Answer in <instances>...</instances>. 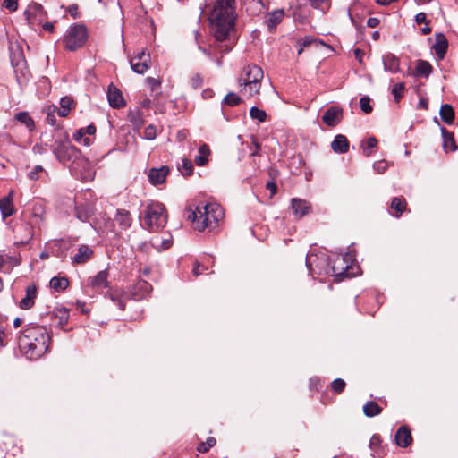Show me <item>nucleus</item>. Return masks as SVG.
Segmentation results:
<instances>
[{"label": "nucleus", "instance_id": "obj_50", "mask_svg": "<svg viewBox=\"0 0 458 458\" xmlns=\"http://www.w3.org/2000/svg\"><path fill=\"white\" fill-rule=\"evenodd\" d=\"M331 388L336 394H341L345 388V382L341 378H336L331 383Z\"/></svg>", "mask_w": 458, "mask_h": 458}, {"label": "nucleus", "instance_id": "obj_31", "mask_svg": "<svg viewBox=\"0 0 458 458\" xmlns=\"http://www.w3.org/2000/svg\"><path fill=\"white\" fill-rule=\"evenodd\" d=\"M441 119L447 124H452L454 120V111L451 105L445 104L440 107L439 112Z\"/></svg>", "mask_w": 458, "mask_h": 458}, {"label": "nucleus", "instance_id": "obj_63", "mask_svg": "<svg viewBox=\"0 0 458 458\" xmlns=\"http://www.w3.org/2000/svg\"><path fill=\"white\" fill-rule=\"evenodd\" d=\"M204 270H206V267L204 266L196 264L195 267H193L192 273L195 276H198L199 275L203 274Z\"/></svg>", "mask_w": 458, "mask_h": 458}, {"label": "nucleus", "instance_id": "obj_27", "mask_svg": "<svg viewBox=\"0 0 458 458\" xmlns=\"http://www.w3.org/2000/svg\"><path fill=\"white\" fill-rule=\"evenodd\" d=\"M441 133L444 150L445 152L455 151L457 149V146L454 139V134L449 132L445 127L441 128Z\"/></svg>", "mask_w": 458, "mask_h": 458}, {"label": "nucleus", "instance_id": "obj_57", "mask_svg": "<svg viewBox=\"0 0 458 458\" xmlns=\"http://www.w3.org/2000/svg\"><path fill=\"white\" fill-rule=\"evenodd\" d=\"M146 82L149 86V88L152 91L156 90L160 86V81L152 77L146 78Z\"/></svg>", "mask_w": 458, "mask_h": 458}, {"label": "nucleus", "instance_id": "obj_8", "mask_svg": "<svg viewBox=\"0 0 458 458\" xmlns=\"http://www.w3.org/2000/svg\"><path fill=\"white\" fill-rule=\"evenodd\" d=\"M108 273L106 270H102L97 276L90 279L92 288L101 293L107 294L111 301H114V295L112 292L110 283L107 280Z\"/></svg>", "mask_w": 458, "mask_h": 458}, {"label": "nucleus", "instance_id": "obj_45", "mask_svg": "<svg viewBox=\"0 0 458 458\" xmlns=\"http://www.w3.org/2000/svg\"><path fill=\"white\" fill-rule=\"evenodd\" d=\"M250 116L252 119H256L259 122L262 123L266 121L267 114L264 110H261L257 106H252L250 110Z\"/></svg>", "mask_w": 458, "mask_h": 458}, {"label": "nucleus", "instance_id": "obj_17", "mask_svg": "<svg viewBox=\"0 0 458 458\" xmlns=\"http://www.w3.org/2000/svg\"><path fill=\"white\" fill-rule=\"evenodd\" d=\"M152 290L151 284L144 279H140L131 290L135 301L144 298Z\"/></svg>", "mask_w": 458, "mask_h": 458}, {"label": "nucleus", "instance_id": "obj_48", "mask_svg": "<svg viewBox=\"0 0 458 458\" xmlns=\"http://www.w3.org/2000/svg\"><path fill=\"white\" fill-rule=\"evenodd\" d=\"M377 140L375 137H369L367 140V147L364 148L363 152L366 157H370L373 153L372 148H376Z\"/></svg>", "mask_w": 458, "mask_h": 458}, {"label": "nucleus", "instance_id": "obj_53", "mask_svg": "<svg viewBox=\"0 0 458 458\" xmlns=\"http://www.w3.org/2000/svg\"><path fill=\"white\" fill-rule=\"evenodd\" d=\"M57 109V107L55 106H49L47 107V122L48 124L50 125H55V116L54 114V113L55 112V110Z\"/></svg>", "mask_w": 458, "mask_h": 458}, {"label": "nucleus", "instance_id": "obj_46", "mask_svg": "<svg viewBox=\"0 0 458 458\" xmlns=\"http://www.w3.org/2000/svg\"><path fill=\"white\" fill-rule=\"evenodd\" d=\"M216 443V440L213 437H208L206 442H202L197 447V450L199 453H207L211 447H213Z\"/></svg>", "mask_w": 458, "mask_h": 458}, {"label": "nucleus", "instance_id": "obj_47", "mask_svg": "<svg viewBox=\"0 0 458 458\" xmlns=\"http://www.w3.org/2000/svg\"><path fill=\"white\" fill-rule=\"evenodd\" d=\"M46 174L43 166L38 165L28 174V177L32 181H37L41 178V174Z\"/></svg>", "mask_w": 458, "mask_h": 458}, {"label": "nucleus", "instance_id": "obj_15", "mask_svg": "<svg viewBox=\"0 0 458 458\" xmlns=\"http://www.w3.org/2000/svg\"><path fill=\"white\" fill-rule=\"evenodd\" d=\"M349 267V258L347 256L337 257L333 261L332 275L334 276H348Z\"/></svg>", "mask_w": 458, "mask_h": 458}, {"label": "nucleus", "instance_id": "obj_35", "mask_svg": "<svg viewBox=\"0 0 458 458\" xmlns=\"http://www.w3.org/2000/svg\"><path fill=\"white\" fill-rule=\"evenodd\" d=\"M363 412L367 417H374L382 412V408L373 401H369L363 405Z\"/></svg>", "mask_w": 458, "mask_h": 458}, {"label": "nucleus", "instance_id": "obj_20", "mask_svg": "<svg viewBox=\"0 0 458 458\" xmlns=\"http://www.w3.org/2000/svg\"><path fill=\"white\" fill-rule=\"evenodd\" d=\"M433 48L439 59H443L445 57L448 48V42L443 33L436 34V42L433 46Z\"/></svg>", "mask_w": 458, "mask_h": 458}, {"label": "nucleus", "instance_id": "obj_18", "mask_svg": "<svg viewBox=\"0 0 458 458\" xmlns=\"http://www.w3.org/2000/svg\"><path fill=\"white\" fill-rule=\"evenodd\" d=\"M384 70L391 73H396L400 71V60L392 53H387L382 58Z\"/></svg>", "mask_w": 458, "mask_h": 458}, {"label": "nucleus", "instance_id": "obj_30", "mask_svg": "<svg viewBox=\"0 0 458 458\" xmlns=\"http://www.w3.org/2000/svg\"><path fill=\"white\" fill-rule=\"evenodd\" d=\"M210 155L209 147L207 144H202L199 148V154L195 156L194 162L199 166H203L208 164V157Z\"/></svg>", "mask_w": 458, "mask_h": 458}, {"label": "nucleus", "instance_id": "obj_33", "mask_svg": "<svg viewBox=\"0 0 458 458\" xmlns=\"http://www.w3.org/2000/svg\"><path fill=\"white\" fill-rule=\"evenodd\" d=\"M74 106L73 99L71 97H64L60 99V108L58 109V114L61 117H66L72 107Z\"/></svg>", "mask_w": 458, "mask_h": 458}, {"label": "nucleus", "instance_id": "obj_21", "mask_svg": "<svg viewBox=\"0 0 458 458\" xmlns=\"http://www.w3.org/2000/svg\"><path fill=\"white\" fill-rule=\"evenodd\" d=\"M310 204L304 200V199H292V209L293 211V214L301 218L303 216H305L306 214L309 213L310 211Z\"/></svg>", "mask_w": 458, "mask_h": 458}, {"label": "nucleus", "instance_id": "obj_64", "mask_svg": "<svg viewBox=\"0 0 458 458\" xmlns=\"http://www.w3.org/2000/svg\"><path fill=\"white\" fill-rule=\"evenodd\" d=\"M266 187L269 190L271 195H275L277 191L276 184L274 182H267Z\"/></svg>", "mask_w": 458, "mask_h": 458}, {"label": "nucleus", "instance_id": "obj_13", "mask_svg": "<svg viewBox=\"0 0 458 458\" xmlns=\"http://www.w3.org/2000/svg\"><path fill=\"white\" fill-rule=\"evenodd\" d=\"M92 213L93 205L91 203H83L80 200V197L75 198V216L79 220L82 222L88 221Z\"/></svg>", "mask_w": 458, "mask_h": 458}, {"label": "nucleus", "instance_id": "obj_54", "mask_svg": "<svg viewBox=\"0 0 458 458\" xmlns=\"http://www.w3.org/2000/svg\"><path fill=\"white\" fill-rule=\"evenodd\" d=\"M387 162L386 160L377 161L373 165V168L378 173L382 174L387 169Z\"/></svg>", "mask_w": 458, "mask_h": 458}, {"label": "nucleus", "instance_id": "obj_4", "mask_svg": "<svg viewBox=\"0 0 458 458\" xmlns=\"http://www.w3.org/2000/svg\"><path fill=\"white\" fill-rule=\"evenodd\" d=\"M194 228L199 232L213 231L224 217L222 207L217 203L199 205L189 216Z\"/></svg>", "mask_w": 458, "mask_h": 458}, {"label": "nucleus", "instance_id": "obj_41", "mask_svg": "<svg viewBox=\"0 0 458 458\" xmlns=\"http://www.w3.org/2000/svg\"><path fill=\"white\" fill-rule=\"evenodd\" d=\"M178 170L184 176H189L193 172V165L191 160L183 158L182 160V165H179Z\"/></svg>", "mask_w": 458, "mask_h": 458}, {"label": "nucleus", "instance_id": "obj_14", "mask_svg": "<svg viewBox=\"0 0 458 458\" xmlns=\"http://www.w3.org/2000/svg\"><path fill=\"white\" fill-rule=\"evenodd\" d=\"M170 169L167 165H163L158 168H151L148 171V181L153 185L162 184L165 182Z\"/></svg>", "mask_w": 458, "mask_h": 458}, {"label": "nucleus", "instance_id": "obj_36", "mask_svg": "<svg viewBox=\"0 0 458 458\" xmlns=\"http://www.w3.org/2000/svg\"><path fill=\"white\" fill-rule=\"evenodd\" d=\"M50 287L57 292L65 290L69 285V281L66 277L54 276L50 280Z\"/></svg>", "mask_w": 458, "mask_h": 458}, {"label": "nucleus", "instance_id": "obj_12", "mask_svg": "<svg viewBox=\"0 0 458 458\" xmlns=\"http://www.w3.org/2000/svg\"><path fill=\"white\" fill-rule=\"evenodd\" d=\"M343 119V108L332 106L327 109L322 116V121L329 127H335Z\"/></svg>", "mask_w": 458, "mask_h": 458}, {"label": "nucleus", "instance_id": "obj_52", "mask_svg": "<svg viewBox=\"0 0 458 458\" xmlns=\"http://www.w3.org/2000/svg\"><path fill=\"white\" fill-rule=\"evenodd\" d=\"M157 136V129L154 125L150 124L148 125L145 131H144V133H143V137L144 139L146 140H154Z\"/></svg>", "mask_w": 458, "mask_h": 458}, {"label": "nucleus", "instance_id": "obj_29", "mask_svg": "<svg viewBox=\"0 0 458 458\" xmlns=\"http://www.w3.org/2000/svg\"><path fill=\"white\" fill-rule=\"evenodd\" d=\"M132 218L130 212L125 209L116 210V223L119 224L122 229H128L131 227Z\"/></svg>", "mask_w": 458, "mask_h": 458}, {"label": "nucleus", "instance_id": "obj_1", "mask_svg": "<svg viewBox=\"0 0 458 458\" xmlns=\"http://www.w3.org/2000/svg\"><path fill=\"white\" fill-rule=\"evenodd\" d=\"M56 159L68 165L75 175L82 180L91 178L90 163L81 157V151L68 140H56L53 148Z\"/></svg>", "mask_w": 458, "mask_h": 458}, {"label": "nucleus", "instance_id": "obj_10", "mask_svg": "<svg viewBox=\"0 0 458 458\" xmlns=\"http://www.w3.org/2000/svg\"><path fill=\"white\" fill-rule=\"evenodd\" d=\"M25 16L28 21L32 25L40 24L47 18L43 6L38 3L29 4L25 11Z\"/></svg>", "mask_w": 458, "mask_h": 458}, {"label": "nucleus", "instance_id": "obj_3", "mask_svg": "<svg viewBox=\"0 0 458 458\" xmlns=\"http://www.w3.org/2000/svg\"><path fill=\"white\" fill-rule=\"evenodd\" d=\"M50 336L47 330L40 326L26 327L19 337V347L30 360L40 358L48 350Z\"/></svg>", "mask_w": 458, "mask_h": 458}, {"label": "nucleus", "instance_id": "obj_37", "mask_svg": "<svg viewBox=\"0 0 458 458\" xmlns=\"http://www.w3.org/2000/svg\"><path fill=\"white\" fill-rule=\"evenodd\" d=\"M15 119L25 124L29 131H32L35 127L34 121L27 112H20L15 114Z\"/></svg>", "mask_w": 458, "mask_h": 458}, {"label": "nucleus", "instance_id": "obj_9", "mask_svg": "<svg viewBox=\"0 0 458 458\" xmlns=\"http://www.w3.org/2000/svg\"><path fill=\"white\" fill-rule=\"evenodd\" d=\"M149 63L150 55L145 50L139 52L130 61L131 69L139 74H143L149 68Z\"/></svg>", "mask_w": 458, "mask_h": 458}, {"label": "nucleus", "instance_id": "obj_34", "mask_svg": "<svg viewBox=\"0 0 458 458\" xmlns=\"http://www.w3.org/2000/svg\"><path fill=\"white\" fill-rule=\"evenodd\" d=\"M216 38V42L212 44V47L216 54L220 53L221 55L228 53L232 49V44L226 41L227 37L223 39Z\"/></svg>", "mask_w": 458, "mask_h": 458}, {"label": "nucleus", "instance_id": "obj_62", "mask_svg": "<svg viewBox=\"0 0 458 458\" xmlns=\"http://www.w3.org/2000/svg\"><path fill=\"white\" fill-rule=\"evenodd\" d=\"M378 24H379V19H377L376 17H370L367 21V25L369 28H376L378 26Z\"/></svg>", "mask_w": 458, "mask_h": 458}, {"label": "nucleus", "instance_id": "obj_7", "mask_svg": "<svg viewBox=\"0 0 458 458\" xmlns=\"http://www.w3.org/2000/svg\"><path fill=\"white\" fill-rule=\"evenodd\" d=\"M87 38L86 27L82 24H74L70 27L64 37V47L69 51H75L85 44Z\"/></svg>", "mask_w": 458, "mask_h": 458}, {"label": "nucleus", "instance_id": "obj_56", "mask_svg": "<svg viewBox=\"0 0 458 458\" xmlns=\"http://www.w3.org/2000/svg\"><path fill=\"white\" fill-rule=\"evenodd\" d=\"M317 259H318L317 255H315L313 253H309L306 256V267H308V269L310 272H312L314 270L312 267Z\"/></svg>", "mask_w": 458, "mask_h": 458}, {"label": "nucleus", "instance_id": "obj_61", "mask_svg": "<svg viewBox=\"0 0 458 458\" xmlns=\"http://www.w3.org/2000/svg\"><path fill=\"white\" fill-rule=\"evenodd\" d=\"M415 21L418 23V24H420V23H426L428 24V21H427L426 19V14L424 13H419L418 14H416L415 16Z\"/></svg>", "mask_w": 458, "mask_h": 458}, {"label": "nucleus", "instance_id": "obj_51", "mask_svg": "<svg viewBox=\"0 0 458 458\" xmlns=\"http://www.w3.org/2000/svg\"><path fill=\"white\" fill-rule=\"evenodd\" d=\"M360 108L365 114H369L372 112V106L370 105V98L367 96L362 97L360 99Z\"/></svg>", "mask_w": 458, "mask_h": 458}, {"label": "nucleus", "instance_id": "obj_19", "mask_svg": "<svg viewBox=\"0 0 458 458\" xmlns=\"http://www.w3.org/2000/svg\"><path fill=\"white\" fill-rule=\"evenodd\" d=\"M20 264L21 260L19 257L0 253V271L10 273L13 267L19 266Z\"/></svg>", "mask_w": 458, "mask_h": 458}, {"label": "nucleus", "instance_id": "obj_60", "mask_svg": "<svg viewBox=\"0 0 458 458\" xmlns=\"http://www.w3.org/2000/svg\"><path fill=\"white\" fill-rule=\"evenodd\" d=\"M113 83L109 85L107 91V100L111 107H114V93L112 91Z\"/></svg>", "mask_w": 458, "mask_h": 458}, {"label": "nucleus", "instance_id": "obj_49", "mask_svg": "<svg viewBox=\"0 0 458 458\" xmlns=\"http://www.w3.org/2000/svg\"><path fill=\"white\" fill-rule=\"evenodd\" d=\"M189 83L192 89H198L203 85V78L200 74L196 73L190 79Z\"/></svg>", "mask_w": 458, "mask_h": 458}, {"label": "nucleus", "instance_id": "obj_26", "mask_svg": "<svg viewBox=\"0 0 458 458\" xmlns=\"http://www.w3.org/2000/svg\"><path fill=\"white\" fill-rule=\"evenodd\" d=\"M331 147L336 153H346L349 150V141L344 135L338 134L332 141Z\"/></svg>", "mask_w": 458, "mask_h": 458}, {"label": "nucleus", "instance_id": "obj_42", "mask_svg": "<svg viewBox=\"0 0 458 458\" xmlns=\"http://www.w3.org/2000/svg\"><path fill=\"white\" fill-rule=\"evenodd\" d=\"M242 99L241 98L233 93L230 92L228 93L223 99L222 105H227L229 106H235L241 103Z\"/></svg>", "mask_w": 458, "mask_h": 458}, {"label": "nucleus", "instance_id": "obj_24", "mask_svg": "<svg viewBox=\"0 0 458 458\" xmlns=\"http://www.w3.org/2000/svg\"><path fill=\"white\" fill-rule=\"evenodd\" d=\"M390 208L394 211V213L390 212V214L399 218L407 210V202L403 197H394L391 201Z\"/></svg>", "mask_w": 458, "mask_h": 458}, {"label": "nucleus", "instance_id": "obj_6", "mask_svg": "<svg viewBox=\"0 0 458 458\" xmlns=\"http://www.w3.org/2000/svg\"><path fill=\"white\" fill-rule=\"evenodd\" d=\"M166 223L167 213L162 203L153 201L146 206L141 224L144 229L149 232H158L165 226Z\"/></svg>", "mask_w": 458, "mask_h": 458}, {"label": "nucleus", "instance_id": "obj_55", "mask_svg": "<svg viewBox=\"0 0 458 458\" xmlns=\"http://www.w3.org/2000/svg\"><path fill=\"white\" fill-rule=\"evenodd\" d=\"M3 7L8 9L11 12L17 10L18 0H4L3 2Z\"/></svg>", "mask_w": 458, "mask_h": 458}, {"label": "nucleus", "instance_id": "obj_2", "mask_svg": "<svg viewBox=\"0 0 458 458\" xmlns=\"http://www.w3.org/2000/svg\"><path fill=\"white\" fill-rule=\"evenodd\" d=\"M235 17L234 0H217L208 16L214 37L219 39L228 37Z\"/></svg>", "mask_w": 458, "mask_h": 458}, {"label": "nucleus", "instance_id": "obj_16", "mask_svg": "<svg viewBox=\"0 0 458 458\" xmlns=\"http://www.w3.org/2000/svg\"><path fill=\"white\" fill-rule=\"evenodd\" d=\"M38 292L35 284L29 285L26 288V294L21 300L19 307L22 310H29L34 306L35 299L37 298Z\"/></svg>", "mask_w": 458, "mask_h": 458}, {"label": "nucleus", "instance_id": "obj_23", "mask_svg": "<svg viewBox=\"0 0 458 458\" xmlns=\"http://www.w3.org/2000/svg\"><path fill=\"white\" fill-rule=\"evenodd\" d=\"M93 256V250L87 245H81L74 255L72 261L75 264H84Z\"/></svg>", "mask_w": 458, "mask_h": 458}, {"label": "nucleus", "instance_id": "obj_5", "mask_svg": "<svg viewBox=\"0 0 458 458\" xmlns=\"http://www.w3.org/2000/svg\"><path fill=\"white\" fill-rule=\"evenodd\" d=\"M263 77L264 72L259 66L253 64H247L238 79L239 86L242 88L241 91L248 98L259 95Z\"/></svg>", "mask_w": 458, "mask_h": 458}, {"label": "nucleus", "instance_id": "obj_28", "mask_svg": "<svg viewBox=\"0 0 458 458\" xmlns=\"http://www.w3.org/2000/svg\"><path fill=\"white\" fill-rule=\"evenodd\" d=\"M284 13L283 10H276L269 13L268 18L265 21L267 29L272 32L275 28L282 21Z\"/></svg>", "mask_w": 458, "mask_h": 458}, {"label": "nucleus", "instance_id": "obj_44", "mask_svg": "<svg viewBox=\"0 0 458 458\" xmlns=\"http://www.w3.org/2000/svg\"><path fill=\"white\" fill-rule=\"evenodd\" d=\"M380 445H381L380 437L378 435H373L369 441V447L373 452V454H372L373 456H375V455L379 456L381 454L380 450H379Z\"/></svg>", "mask_w": 458, "mask_h": 458}, {"label": "nucleus", "instance_id": "obj_58", "mask_svg": "<svg viewBox=\"0 0 458 458\" xmlns=\"http://www.w3.org/2000/svg\"><path fill=\"white\" fill-rule=\"evenodd\" d=\"M312 7L324 10L327 6V0H310Z\"/></svg>", "mask_w": 458, "mask_h": 458}, {"label": "nucleus", "instance_id": "obj_32", "mask_svg": "<svg viewBox=\"0 0 458 458\" xmlns=\"http://www.w3.org/2000/svg\"><path fill=\"white\" fill-rule=\"evenodd\" d=\"M128 120L131 123L136 131H139L143 124L142 114L139 109H130L128 112Z\"/></svg>", "mask_w": 458, "mask_h": 458}, {"label": "nucleus", "instance_id": "obj_59", "mask_svg": "<svg viewBox=\"0 0 458 458\" xmlns=\"http://www.w3.org/2000/svg\"><path fill=\"white\" fill-rule=\"evenodd\" d=\"M126 102L122 95V91L116 89V108L125 106Z\"/></svg>", "mask_w": 458, "mask_h": 458}, {"label": "nucleus", "instance_id": "obj_39", "mask_svg": "<svg viewBox=\"0 0 458 458\" xmlns=\"http://www.w3.org/2000/svg\"><path fill=\"white\" fill-rule=\"evenodd\" d=\"M123 132V139L120 140V142L116 143L117 145H123L124 147L132 144L134 142V136L131 134L130 128L122 127L119 131V133Z\"/></svg>", "mask_w": 458, "mask_h": 458}, {"label": "nucleus", "instance_id": "obj_22", "mask_svg": "<svg viewBox=\"0 0 458 458\" xmlns=\"http://www.w3.org/2000/svg\"><path fill=\"white\" fill-rule=\"evenodd\" d=\"M412 441L410 430L405 427H401L395 433V442L398 446L407 447Z\"/></svg>", "mask_w": 458, "mask_h": 458}, {"label": "nucleus", "instance_id": "obj_25", "mask_svg": "<svg viewBox=\"0 0 458 458\" xmlns=\"http://www.w3.org/2000/svg\"><path fill=\"white\" fill-rule=\"evenodd\" d=\"M13 191L8 196L0 199V211L4 219L14 213V207L12 199Z\"/></svg>", "mask_w": 458, "mask_h": 458}, {"label": "nucleus", "instance_id": "obj_43", "mask_svg": "<svg viewBox=\"0 0 458 458\" xmlns=\"http://www.w3.org/2000/svg\"><path fill=\"white\" fill-rule=\"evenodd\" d=\"M199 49L210 60L216 61L218 66L222 65V57H216V54L213 49L212 45L209 47V48H205L199 46Z\"/></svg>", "mask_w": 458, "mask_h": 458}, {"label": "nucleus", "instance_id": "obj_40", "mask_svg": "<svg viewBox=\"0 0 458 458\" xmlns=\"http://www.w3.org/2000/svg\"><path fill=\"white\" fill-rule=\"evenodd\" d=\"M405 90H406V88H405V84L403 82H399L393 86V88L391 89V93L393 94L395 102L398 103L401 100Z\"/></svg>", "mask_w": 458, "mask_h": 458}, {"label": "nucleus", "instance_id": "obj_11", "mask_svg": "<svg viewBox=\"0 0 458 458\" xmlns=\"http://www.w3.org/2000/svg\"><path fill=\"white\" fill-rule=\"evenodd\" d=\"M96 133V127L93 124H89L87 127L80 128L73 133V140L86 147L91 145L93 141L92 136Z\"/></svg>", "mask_w": 458, "mask_h": 458}, {"label": "nucleus", "instance_id": "obj_38", "mask_svg": "<svg viewBox=\"0 0 458 458\" xmlns=\"http://www.w3.org/2000/svg\"><path fill=\"white\" fill-rule=\"evenodd\" d=\"M432 66L431 64L423 60H420L416 66V72L417 74L428 77L432 72Z\"/></svg>", "mask_w": 458, "mask_h": 458}]
</instances>
